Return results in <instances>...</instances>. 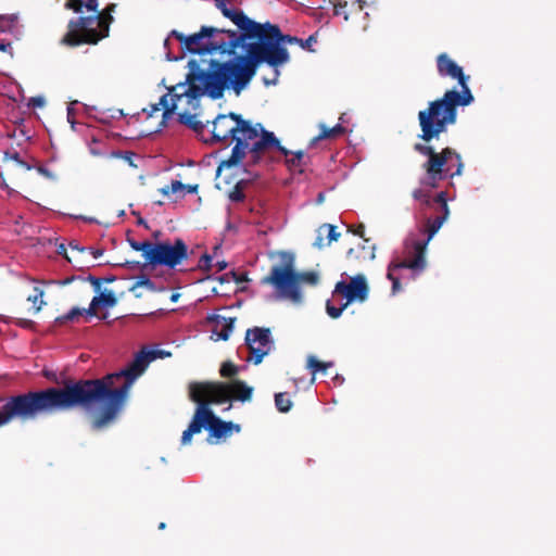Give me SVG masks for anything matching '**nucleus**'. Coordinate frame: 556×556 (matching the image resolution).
<instances>
[{
	"label": "nucleus",
	"mask_w": 556,
	"mask_h": 556,
	"mask_svg": "<svg viewBox=\"0 0 556 556\" xmlns=\"http://www.w3.org/2000/svg\"><path fill=\"white\" fill-rule=\"evenodd\" d=\"M86 280L89 281L92 285V287H93L96 292H100L101 291V287H102V283H103V279L102 278L89 275L86 278Z\"/></svg>",
	"instance_id": "41"
},
{
	"label": "nucleus",
	"mask_w": 556,
	"mask_h": 556,
	"mask_svg": "<svg viewBox=\"0 0 556 556\" xmlns=\"http://www.w3.org/2000/svg\"><path fill=\"white\" fill-rule=\"evenodd\" d=\"M226 29L213 26H202L200 30L192 35H184L177 30L172 31L180 43L182 49L190 53L206 54L213 52L235 54L236 49L241 47L237 39L228 38L225 40L222 36Z\"/></svg>",
	"instance_id": "8"
},
{
	"label": "nucleus",
	"mask_w": 556,
	"mask_h": 556,
	"mask_svg": "<svg viewBox=\"0 0 556 556\" xmlns=\"http://www.w3.org/2000/svg\"><path fill=\"white\" fill-rule=\"evenodd\" d=\"M201 399L193 401L198 404L194 415L189 424L188 428L182 432L181 444L187 445L192 441L193 434L200 433L203 428L210 431V435L216 439H223L232 433L240 431V426L231 421H224L210 408L211 404H214L210 399L201 395Z\"/></svg>",
	"instance_id": "9"
},
{
	"label": "nucleus",
	"mask_w": 556,
	"mask_h": 556,
	"mask_svg": "<svg viewBox=\"0 0 556 556\" xmlns=\"http://www.w3.org/2000/svg\"><path fill=\"white\" fill-rule=\"evenodd\" d=\"M129 244H130V247L135 251L142 252V256H143L146 263L148 264L149 263V258H150L149 257V252H150V250H152L153 243L150 242V241L138 242V241H135V240H130Z\"/></svg>",
	"instance_id": "31"
},
{
	"label": "nucleus",
	"mask_w": 556,
	"mask_h": 556,
	"mask_svg": "<svg viewBox=\"0 0 556 556\" xmlns=\"http://www.w3.org/2000/svg\"><path fill=\"white\" fill-rule=\"evenodd\" d=\"M139 224H143L144 226H147V224L144 223V220H143V219H141V218L139 219Z\"/></svg>",
	"instance_id": "56"
},
{
	"label": "nucleus",
	"mask_w": 556,
	"mask_h": 556,
	"mask_svg": "<svg viewBox=\"0 0 556 556\" xmlns=\"http://www.w3.org/2000/svg\"><path fill=\"white\" fill-rule=\"evenodd\" d=\"M91 253H92V256L94 258H98V257H100L103 254V251L102 250H94Z\"/></svg>",
	"instance_id": "51"
},
{
	"label": "nucleus",
	"mask_w": 556,
	"mask_h": 556,
	"mask_svg": "<svg viewBox=\"0 0 556 556\" xmlns=\"http://www.w3.org/2000/svg\"><path fill=\"white\" fill-rule=\"evenodd\" d=\"M189 256L188 247L182 239H175L174 243L157 242L153 243L152 250L149 252V265L166 266L175 268Z\"/></svg>",
	"instance_id": "14"
},
{
	"label": "nucleus",
	"mask_w": 556,
	"mask_h": 556,
	"mask_svg": "<svg viewBox=\"0 0 556 556\" xmlns=\"http://www.w3.org/2000/svg\"><path fill=\"white\" fill-rule=\"evenodd\" d=\"M67 121L72 124V126H74V112L71 108L67 109Z\"/></svg>",
	"instance_id": "48"
},
{
	"label": "nucleus",
	"mask_w": 556,
	"mask_h": 556,
	"mask_svg": "<svg viewBox=\"0 0 556 556\" xmlns=\"http://www.w3.org/2000/svg\"><path fill=\"white\" fill-rule=\"evenodd\" d=\"M160 530H164L166 528V523L165 522H160L159 527H157Z\"/></svg>",
	"instance_id": "55"
},
{
	"label": "nucleus",
	"mask_w": 556,
	"mask_h": 556,
	"mask_svg": "<svg viewBox=\"0 0 556 556\" xmlns=\"http://www.w3.org/2000/svg\"><path fill=\"white\" fill-rule=\"evenodd\" d=\"M205 142H223L229 146L235 142L231 154L220 162L216 176L222 177L225 170L242 164L244 157L250 154L248 165L258 164L263 156L277 150L287 155L289 152L280 143L273 131L266 130L261 123L253 124L237 113L219 114L212 121L210 140Z\"/></svg>",
	"instance_id": "3"
},
{
	"label": "nucleus",
	"mask_w": 556,
	"mask_h": 556,
	"mask_svg": "<svg viewBox=\"0 0 556 556\" xmlns=\"http://www.w3.org/2000/svg\"><path fill=\"white\" fill-rule=\"evenodd\" d=\"M354 235H357L359 236L361 238H364V233H365V226L364 225H358L355 230H353Z\"/></svg>",
	"instance_id": "45"
},
{
	"label": "nucleus",
	"mask_w": 556,
	"mask_h": 556,
	"mask_svg": "<svg viewBox=\"0 0 556 556\" xmlns=\"http://www.w3.org/2000/svg\"><path fill=\"white\" fill-rule=\"evenodd\" d=\"M5 173L0 174V187L4 190H7L9 193H12L13 190L10 189L7 179L4 175H8L9 177L14 176V174L17 170L27 172L30 169V166L23 160L20 159V155L17 152H14L12 154L5 153Z\"/></svg>",
	"instance_id": "18"
},
{
	"label": "nucleus",
	"mask_w": 556,
	"mask_h": 556,
	"mask_svg": "<svg viewBox=\"0 0 556 556\" xmlns=\"http://www.w3.org/2000/svg\"><path fill=\"white\" fill-rule=\"evenodd\" d=\"M244 280H245V277H244L243 275H241L240 277H237V278H236V281H237V282H242V281H244Z\"/></svg>",
	"instance_id": "54"
},
{
	"label": "nucleus",
	"mask_w": 556,
	"mask_h": 556,
	"mask_svg": "<svg viewBox=\"0 0 556 556\" xmlns=\"http://www.w3.org/2000/svg\"><path fill=\"white\" fill-rule=\"evenodd\" d=\"M437 70L441 77L456 79L460 90H446L441 98L430 101L426 109L418 112L421 130L418 138L427 143L439 139L441 134L447 131L448 126L456 123L458 106H467L475 100L468 86L469 76L446 53L437 56Z\"/></svg>",
	"instance_id": "4"
},
{
	"label": "nucleus",
	"mask_w": 556,
	"mask_h": 556,
	"mask_svg": "<svg viewBox=\"0 0 556 556\" xmlns=\"http://www.w3.org/2000/svg\"><path fill=\"white\" fill-rule=\"evenodd\" d=\"M296 276V286L300 289V285L302 282L308 283L311 286H316L319 281V276L315 271H304V273H298L295 271Z\"/></svg>",
	"instance_id": "28"
},
{
	"label": "nucleus",
	"mask_w": 556,
	"mask_h": 556,
	"mask_svg": "<svg viewBox=\"0 0 556 556\" xmlns=\"http://www.w3.org/2000/svg\"><path fill=\"white\" fill-rule=\"evenodd\" d=\"M275 405L280 413H288L292 407V401L286 392L275 394Z\"/></svg>",
	"instance_id": "29"
},
{
	"label": "nucleus",
	"mask_w": 556,
	"mask_h": 556,
	"mask_svg": "<svg viewBox=\"0 0 556 556\" xmlns=\"http://www.w3.org/2000/svg\"><path fill=\"white\" fill-rule=\"evenodd\" d=\"M17 24L15 14L0 15V33L12 31Z\"/></svg>",
	"instance_id": "30"
},
{
	"label": "nucleus",
	"mask_w": 556,
	"mask_h": 556,
	"mask_svg": "<svg viewBox=\"0 0 556 556\" xmlns=\"http://www.w3.org/2000/svg\"><path fill=\"white\" fill-rule=\"evenodd\" d=\"M43 294H45V292L42 289L35 287L34 293L28 295L27 301L33 304L31 308H33L34 314H37L41 309L42 305L45 304V302L42 300Z\"/></svg>",
	"instance_id": "27"
},
{
	"label": "nucleus",
	"mask_w": 556,
	"mask_h": 556,
	"mask_svg": "<svg viewBox=\"0 0 556 556\" xmlns=\"http://www.w3.org/2000/svg\"><path fill=\"white\" fill-rule=\"evenodd\" d=\"M433 202H435L440 205V210L442 211V214L437 216L434 219H431V218L427 219L426 228L424 229V231L427 232L426 240H428V242L439 231V229L442 227V225L447 219L448 214H450L445 192L438 193L437 197L433 199Z\"/></svg>",
	"instance_id": "17"
},
{
	"label": "nucleus",
	"mask_w": 556,
	"mask_h": 556,
	"mask_svg": "<svg viewBox=\"0 0 556 556\" xmlns=\"http://www.w3.org/2000/svg\"><path fill=\"white\" fill-rule=\"evenodd\" d=\"M98 293H99V295L93 296L89 307L86 308V314L88 316H91V317L96 316L97 315V311H98V308L100 306L113 307L117 303V299H116L115 294L112 291H110V290L102 291L101 290Z\"/></svg>",
	"instance_id": "19"
},
{
	"label": "nucleus",
	"mask_w": 556,
	"mask_h": 556,
	"mask_svg": "<svg viewBox=\"0 0 556 556\" xmlns=\"http://www.w3.org/2000/svg\"><path fill=\"white\" fill-rule=\"evenodd\" d=\"M244 341L250 352L248 361L254 365L261 364L263 358L274 349V340L269 328L253 327L248 329Z\"/></svg>",
	"instance_id": "15"
},
{
	"label": "nucleus",
	"mask_w": 556,
	"mask_h": 556,
	"mask_svg": "<svg viewBox=\"0 0 556 556\" xmlns=\"http://www.w3.org/2000/svg\"><path fill=\"white\" fill-rule=\"evenodd\" d=\"M64 7L75 13H80L86 9L92 14L77 16L68 21L67 30L60 40L62 46L68 48L84 45L93 46L109 37L115 4H109L104 10L99 11L98 0H67Z\"/></svg>",
	"instance_id": "6"
},
{
	"label": "nucleus",
	"mask_w": 556,
	"mask_h": 556,
	"mask_svg": "<svg viewBox=\"0 0 556 556\" xmlns=\"http://www.w3.org/2000/svg\"><path fill=\"white\" fill-rule=\"evenodd\" d=\"M250 39H257L255 42L245 46V54L238 55L232 60L220 62L216 60L217 68L212 74L211 83L213 93L224 96L225 90L232 89L237 96L249 85L262 63L274 67V78H264L265 85L275 84L278 79V66L289 61V52L281 42L299 45L300 38L283 35L277 25L260 23V29Z\"/></svg>",
	"instance_id": "2"
},
{
	"label": "nucleus",
	"mask_w": 556,
	"mask_h": 556,
	"mask_svg": "<svg viewBox=\"0 0 556 556\" xmlns=\"http://www.w3.org/2000/svg\"><path fill=\"white\" fill-rule=\"evenodd\" d=\"M332 366H333L332 362H321V361L317 359V357L314 355H308L307 359H306V367H307V369L311 370V372L313 375L312 382L315 381V376L317 372L326 374L327 369Z\"/></svg>",
	"instance_id": "24"
},
{
	"label": "nucleus",
	"mask_w": 556,
	"mask_h": 556,
	"mask_svg": "<svg viewBox=\"0 0 556 556\" xmlns=\"http://www.w3.org/2000/svg\"><path fill=\"white\" fill-rule=\"evenodd\" d=\"M170 356L164 350L139 351L122 370L96 379H65L59 388H47L9 396L0 409V428L13 419L22 421L40 415L80 407L97 409L91 419L96 431L112 425L122 412L129 391L149 364L157 358Z\"/></svg>",
	"instance_id": "1"
},
{
	"label": "nucleus",
	"mask_w": 556,
	"mask_h": 556,
	"mask_svg": "<svg viewBox=\"0 0 556 556\" xmlns=\"http://www.w3.org/2000/svg\"><path fill=\"white\" fill-rule=\"evenodd\" d=\"M324 235L327 236L328 242L330 244L332 241H337L340 237V233L337 231V227L331 224H324L318 229L317 238L314 242V245L317 248H323L324 243Z\"/></svg>",
	"instance_id": "22"
},
{
	"label": "nucleus",
	"mask_w": 556,
	"mask_h": 556,
	"mask_svg": "<svg viewBox=\"0 0 556 556\" xmlns=\"http://www.w3.org/2000/svg\"><path fill=\"white\" fill-rule=\"evenodd\" d=\"M215 5L225 17L229 18L240 29V34L226 29L224 35H227L230 39H237L241 47H245V41L260 29V23L248 17L243 11L229 7L228 0H215Z\"/></svg>",
	"instance_id": "13"
},
{
	"label": "nucleus",
	"mask_w": 556,
	"mask_h": 556,
	"mask_svg": "<svg viewBox=\"0 0 556 556\" xmlns=\"http://www.w3.org/2000/svg\"><path fill=\"white\" fill-rule=\"evenodd\" d=\"M18 325L24 328H30L34 325V321L29 319H21Z\"/></svg>",
	"instance_id": "46"
},
{
	"label": "nucleus",
	"mask_w": 556,
	"mask_h": 556,
	"mask_svg": "<svg viewBox=\"0 0 556 556\" xmlns=\"http://www.w3.org/2000/svg\"><path fill=\"white\" fill-rule=\"evenodd\" d=\"M414 149L421 155L428 156V161L422 165L426 172V177L421 180L422 185L435 188L438 181L462 174L464 167L462 156L454 149L447 147L441 152H435L433 147L424 143H416Z\"/></svg>",
	"instance_id": "7"
},
{
	"label": "nucleus",
	"mask_w": 556,
	"mask_h": 556,
	"mask_svg": "<svg viewBox=\"0 0 556 556\" xmlns=\"http://www.w3.org/2000/svg\"><path fill=\"white\" fill-rule=\"evenodd\" d=\"M70 248L72 249V251L84 252V248H79L78 244L75 242H71Z\"/></svg>",
	"instance_id": "49"
},
{
	"label": "nucleus",
	"mask_w": 556,
	"mask_h": 556,
	"mask_svg": "<svg viewBox=\"0 0 556 556\" xmlns=\"http://www.w3.org/2000/svg\"><path fill=\"white\" fill-rule=\"evenodd\" d=\"M216 271H222L227 267V263L225 261H218L215 265Z\"/></svg>",
	"instance_id": "47"
},
{
	"label": "nucleus",
	"mask_w": 556,
	"mask_h": 556,
	"mask_svg": "<svg viewBox=\"0 0 556 556\" xmlns=\"http://www.w3.org/2000/svg\"><path fill=\"white\" fill-rule=\"evenodd\" d=\"M0 51L9 53L10 56H13L12 45L10 41H0Z\"/></svg>",
	"instance_id": "42"
},
{
	"label": "nucleus",
	"mask_w": 556,
	"mask_h": 556,
	"mask_svg": "<svg viewBox=\"0 0 556 556\" xmlns=\"http://www.w3.org/2000/svg\"><path fill=\"white\" fill-rule=\"evenodd\" d=\"M29 103L34 106V108H41L45 105V99L41 98V97H33L30 98V101Z\"/></svg>",
	"instance_id": "43"
},
{
	"label": "nucleus",
	"mask_w": 556,
	"mask_h": 556,
	"mask_svg": "<svg viewBox=\"0 0 556 556\" xmlns=\"http://www.w3.org/2000/svg\"><path fill=\"white\" fill-rule=\"evenodd\" d=\"M178 122L192 129L199 136L203 135L206 127V124L197 119V114H192L187 110L178 112Z\"/></svg>",
	"instance_id": "21"
},
{
	"label": "nucleus",
	"mask_w": 556,
	"mask_h": 556,
	"mask_svg": "<svg viewBox=\"0 0 556 556\" xmlns=\"http://www.w3.org/2000/svg\"><path fill=\"white\" fill-rule=\"evenodd\" d=\"M428 240H418L407 238L403 245V258H394L388 266L387 277L392 281V291L396 293L401 290L400 277L395 275L397 269H410L420 273L427 266L426 250Z\"/></svg>",
	"instance_id": "12"
},
{
	"label": "nucleus",
	"mask_w": 556,
	"mask_h": 556,
	"mask_svg": "<svg viewBox=\"0 0 556 556\" xmlns=\"http://www.w3.org/2000/svg\"><path fill=\"white\" fill-rule=\"evenodd\" d=\"M235 324V318H227L217 316L216 326L214 332L217 334L220 340H228L230 333L232 332Z\"/></svg>",
	"instance_id": "23"
},
{
	"label": "nucleus",
	"mask_w": 556,
	"mask_h": 556,
	"mask_svg": "<svg viewBox=\"0 0 556 556\" xmlns=\"http://www.w3.org/2000/svg\"><path fill=\"white\" fill-rule=\"evenodd\" d=\"M86 314V309H80L78 307H73L68 313L62 315V316H59L55 321L60 325H63L67 321H73L75 320L77 317L81 316L83 314Z\"/></svg>",
	"instance_id": "33"
},
{
	"label": "nucleus",
	"mask_w": 556,
	"mask_h": 556,
	"mask_svg": "<svg viewBox=\"0 0 556 556\" xmlns=\"http://www.w3.org/2000/svg\"><path fill=\"white\" fill-rule=\"evenodd\" d=\"M244 182H245L244 179H240L239 181L236 182L233 189L231 191H229L228 198L231 202H241L244 200V198H245L244 192H243Z\"/></svg>",
	"instance_id": "32"
},
{
	"label": "nucleus",
	"mask_w": 556,
	"mask_h": 556,
	"mask_svg": "<svg viewBox=\"0 0 556 556\" xmlns=\"http://www.w3.org/2000/svg\"><path fill=\"white\" fill-rule=\"evenodd\" d=\"M59 249H60V253H64L66 260L68 262H72V258L65 253L66 252L65 247L63 244H61Z\"/></svg>",
	"instance_id": "50"
},
{
	"label": "nucleus",
	"mask_w": 556,
	"mask_h": 556,
	"mask_svg": "<svg viewBox=\"0 0 556 556\" xmlns=\"http://www.w3.org/2000/svg\"><path fill=\"white\" fill-rule=\"evenodd\" d=\"M103 279V282H113L115 280V277L114 276H111V277H105V278H102Z\"/></svg>",
	"instance_id": "52"
},
{
	"label": "nucleus",
	"mask_w": 556,
	"mask_h": 556,
	"mask_svg": "<svg viewBox=\"0 0 556 556\" xmlns=\"http://www.w3.org/2000/svg\"><path fill=\"white\" fill-rule=\"evenodd\" d=\"M199 185H185V189L188 193H197Z\"/></svg>",
	"instance_id": "44"
},
{
	"label": "nucleus",
	"mask_w": 556,
	"mask_h": 556,
	"mask_svg": "<svg viewBox=\"0 0 556 556\" xmlns=\"http://www.w3.org/2000/svg\"><path fill=\"white\" fill-rule=\"evenodd\" d=\"M270 258L278 257L279 263L271 266L268 275L261 279L262 285L271 286L281 298L294 303L302 300L301 290L296 286L294 254L288 251L271 253Z\"/></svg>",
	"instance_id": "10"
},
{
	"label": "nucleus",
	"mask_w": 556,
	"mask_h": 556,
	"mask_svg": "<svg viewBox=\"0 0 556 556\" xmlns=\"http://www.w3.org/2000/svg\"><path fill=\"white\" fill-rule=\"evenodd\" d=\"M139 287H144L151 291L155 290V286H154V282L148 278V277H140L135 283L134 286L130 288V291H135L137 288Z\"/></svg>",
	"instance_id": "37"
},
{
	"label": "nucleus",
	"mask_w": 556,
	"mask_h": 556,
	"mask_svg": "<svg viewBox=\"0 0 556 556\" xmlns=\"http://www.w3.org/2000/svg\"><path fill=\"white\" fill-rule=\"evenodd\" d=\"M317 42V34L311 35L306 39H301L299 46L305 50L313 51L312 46Z\"/></svg>",
	"instance_id": "40"
},
{
	"label": "nucleus",
	"mask_w": 556,
	"mask_h": 556,
	"mask_svg": "<svg viewBox=\"0 0 556 556\" xmlns=\"http://www.w3.org/2000/svg\"><path fill=\"white\" fill-rule=\"evenodd\" d=\"M185 189V184L179 180H172L170 185H167L160 189V192L163 195H169L170 193H176Z\"/></svg>",
	"instance_id": "36"
},
{
	"label": "nucleus",
	"mask_w": 556,
	"mask_h": 556,
	"mask_svg": "<svg viewBox=\"0 0 556 556\" xmlns=\"http://www.w3.org/2000/svg\"><path fill=\"white\" fill-rule=\"evenodd\" d=\"M332 296L333 299L341 296L348 305L354 302L364 303L369 296V286L365 275L357 274L350 281H338Z\"/></svg>",
	"instance_id": "16"
},
{
	"label": "nucleus",
	"mask_w": 556,
	"mask_h": 556,
	"mask_svg": "<svg viewBox=\"0 0 556 556\" xmlns=\"http://www.w3.org/2000/svg\"><path fill=\"white\" fill-rule=\"evenodd\" d=\"M178 298H179V294L178 293H174V294H172L170 300L173 302H175V301H177Z\"/></svg>",
	"instance_id": "53"
},
{
	"label": "nucleus",
	"mask_w": 556,
	"mask_h": 556,
	"mask_svg": "<svg viewBox=\"0 0 556 556\" xmlns=\"http://www.w3.org/2000/svg\"><path fill=\"white\" fill-rule=\"evenodd\" d=\"M189 73L186 77V83L177 84L169 89V92L163 94L157 103L150 104V109H143L148 117H152L154 113L163 111L160 126L166 125V121L178 110L179 103L186 101L191 110L195 111L200 106V98L207 94L211 99L217 100L223 96L213 93L211 83L212 74L216 71V60H210L206 70L201 68L197 60L188 62Z\"/></svg>",
	"instance_id": "5"
},
{
	"label": "nucleus",
	"mask_w": 556,
	"mask_h": 556,
	"mask_svg": "<svg viewBox=\"0 0 556 556\" xmlns=\"http://www.w3.org/2000/svg\"><path fill=\"white\" fill-rule=\"evenodd\" d=\"M349 305L343 302L340 304V306H334L331 304L330 301L327 302L326 304V311H327V314L333 318V319H337L341 316L342 312L348 307Z\"/></svg>",
	"instance_id": "35"
},
{
	"label": "nucleus",
	"mask_w": 556,
	"mask_h": 556,
	"mask_svg": "<svg viewBox=\"0 0 556 556\" xmlns=\"http://www.w3.org/2000/svg\"><path fill=\"white\" fill-rule=\"evenodd\" d=\"M219 374L224 378H232L238 374V367L231 362H224L220 366Z\"/></svg>",
	"instance_id": "34"
},
{
	"label": "nucleus",
	"mask_w": 556,
	"mask_h": 556,
	"mask_svg": "<svg viewBox=\"0 0 556 556\" xmlns=\"http://www.w3.org/2000/svg\"><path fill=\"white\" fill-rule=\"evenodd\" d=\"M285 149L289 152L287 155H285L286 164L289 167H300V166H302L303 157H304V152L301 151V150L296 151V152H291L287 148H285ZM274 152H277V150H274ZM270 153H273V151ZM278 153L281 155V153L279 151H278ZM282 156H283V154H282Z\"/></svg>",
	"instance_id": "26"
},
{
	"label": "nucleus",
	"mask_w": 556,
	"mask_h": 556,
	"mask_svg": "<svg viewBox=\"0 0 556 556\" xmlns=\"http://www.w3.org/2000/svg\"><path fill=\"white\" fill-rule=\"evenodd\" d=\"M413 198L415 200L421 201L427 205H430V194L428 191L419 188L413 191Z\"/></svg>",
	"instance_id": "39"
},
{
	"label": "nucleus",
	"mask_w": 556,
	"mask_h": 556,
	"mask_svg": "<svg viewBox=\"0 0 556 556\" xmlns=\"http://www.w3.org/2000/svg\"><path fill=\"white\" fill-rule=\"evenodd\" d=\"M348 258L355 260H374L375 258V245L369 244L368 239H364L363 243H358L357 248L349 249L346 253Z\"/></svg>",
	"instance_id": "20"
},
{
	"label": "nucleus",
	"mask_w": 556,
	"mask_h": 556,
	"mask_svg": "<svg viewBox=\"0 0 556 556\" xmlns=\"http://www.w3.org/2000/svg\"><path fill=\"white\" fill-rule=\"evenodd\" d=\"M212 261V256L207 253H204L199 260L198 268L203 271H210L213 268Z\"/></svg>",
	"instance_id": "38"
},
{
	"label": "nucleus",
	"mask_w": 556,
	"mask_h": 556,
	"mask_svg": "<svg viewBox=\"0 0 556 556\" xmlns=\"http://www.w3.org/2000/svg\"><path fill=\"white\" fill-rule=\"evenodd\" d=\"M319 128H320V132L316 138H314L313 141H318V140H323V139H333V138H338L345 134V128L340 124H337L336 126H333L331 128H328L327 126L321 124L319 126Z\"/></svg>",
	"instance_id": "25"
},
{
	"label": "nucleus",
	"mask_w": 556,
	"mask_h": 556,
	"mask_svg": "<svg viewBox=\"0 0 556 556\" xmlns=\"http://www.w3.org/2000/svg\"><path fill=\"white\" fill-rule=\"evenodd\" d=\"M253 389L242 380L231 382H191L189 384V397L191 401L200 400L201 395L210 399L214 404H223L231 399L241 402L250 401Z\"/></svg>",
	"instance_id": "11"
}]
</instances>
